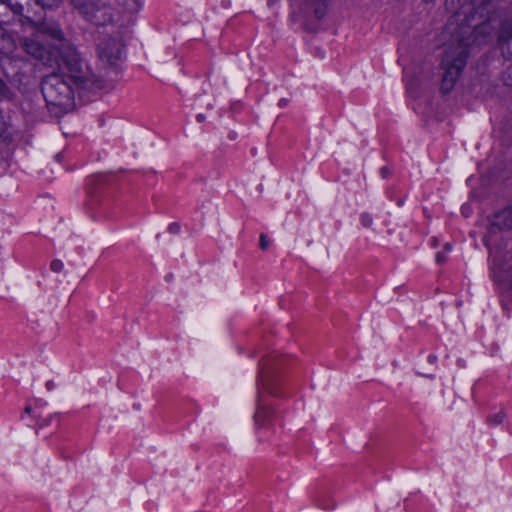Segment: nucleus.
<instances>
[{
	"instance_id": "f257e3e1",
	"label": "nucleus",
	"mask_w": 512,
	"mask_h": 512,
	"mask_svg": "<svg viewBox=\"0 0 512 512\" xmlns=\"http://www.w3.org/2000/svg\"><path fill=\"white\" fill-rule=\"evenodd\" d=\"M277 394L275 378L269 372L262 373L257 382L253 415L254 434L260 442L270 440L280 425V416L273 403V398Z\"/></svg>"
},
{
	"instance_id": "f03ea898",
	"label": "nucleus",
	"mask_w": 512,
	"mask_h": 512,
	"mask_svg": "<svg viewBox=\"0 0 512 512\" xmlns=\"http://www.w3.org/2000/svg\"><path fill=\"white\" fill-rule=\"evenodd\" d=\"M491 38L492 27L490 22L486 21L475 26L472 36L462 38L455 50L447 52L442 61V68L444 72L441 88L444 92H449L458 80L468 57L467 48L472 45L480 46L486 44Z\"/></svg>"
},
{
	"instance_id": "7ed1b4c3",
	"label": "nucleus",
	"mask_w": 512,
	"mask_h": 512,
	"mask_svg": "<svg viewBox=\"0 0 512 512\" xmlns=\"http://www.w3.org/2000/svg\"><path fill=\"white\" fill-rule=\"evenodd\" d=\"M21 417L28 425L40 428L47 427L53 423L58 425L60 421L59 414L46 411V402L40 399L28 402Z\"/></svg>"
},
{
	"instance_id": "20e7f679",
	"label": "nucleus",
	"mask_w": 512,
	"mask_h": 512,
	"mask_svg": "<svg viewBox=\"0 0 512 512\" xmlns=\"http://www.w3.org/2000/svg\"><path fill=\"white\" fill-rule=\"evenodd\" d=\"M59 68L63 76L78 83L81 80L82 64L76 51L69 49L67 54L61 57Z\"/></svg>"
},
{
	"instance_id": "39448f33",
	"label": "nucleus",
	"mask_w": 512,
	"mask_h": 512,
	"mask_svg": "<svg viewBox=\"0 0 512 512\" xmlns=\"http://www.w3.org/2000/svg\"><path fill=\"white\" fill-rule=\"evenodd\" d=\"M512 228V210L505 209L494 216L493 222L489 228V234L495 233L497 230H505Z\"/></svg>"
},
{
	"instance_id": "423d86ee",
	"label": "nucleus",
	"mask_w": 512,
	"mask_h": 512,
	"mask_svg": "<svg viewBox=\"0 0 512 512\" xmlns=\"http://www.w3.org/2000/svg\"><path fill=\"white\" fill-rule=\"evenodd\" d=\"M112 18L113 8L108 5L97 7L90 14V20L96 25H106L112 21Z\"/></svg>"
},
{
	"instance_id": "0eeeda50",
	"label": "nucleus",
	"mask_w": 512,
	"mask_h": 512,
	"mask_svg": "<svg viewBox=\"0 0 512 512\" xmlns=\"http://www.w3.org/2000/svg\"><path fill=\"white\" fill-rule=\"evenodd\" d=\"M60 84L63 88L68 89V84L66 81H60V77L57 75H52L47 77L43 82V93L44 96L49 99L48 101L54 102L56 99L54 98L52 94V89L54 85Z\"/></svg>"
},
{
	"instance_id": "6e6552de",
	"label": "nucleus",
	"mask_w": 512,
	"mask_h": 512,
	"mask_svg": "<svg viewBox=\"0 0 512 512\" xmlns=\"http://www.w3.org/2000/svg\"><path fill=\"white\" fill-rule=\"evenodd\" d=\"M510 38H512V20L502 25L498 41L499 43H504L507 42Z\"/></svg>"
},
{
	"instance_id": "1a4fd4ad",
	"label": "nucleus",
	"mask_w": 512,
	"mask_h": 512,
	"mask_svg": "<svg viewBox=\"0 0 512 512\" xmlns=\"http://www.w3.org/2000/svg\"><path fill=\"white\" fill-rule=\"evenodd\" d=\"M505 418H506V413L504 411H499L489 418V422L491 424L497 425V424H501L505 420Z\"/></svg>"
},
{
	"instance_id": "9d476101",
	"label": "nucleus",
	"mask_w": 512,
	"mask_h": 512,
	"mask_svg": "<svg viewBox=\"0 0 512 512\" xmlns=\"http://www.w3.org/2000/svg\"><path fill=\"white\" fill-rule=\"evenodd\" d=\"M361 223L364 227L369 228L373 224V218L369 213H363L360 217Z\"/></svg>"
},
{
	"instance_id": "9b49d317",
	"label": "nucleus",
	"mask_w": 512,
	"mask_h": 512,
	"mask_svg": "<svg viewBox=\"0 0 512 512\" xmlns=\"http://www.w3.org/2000/svg\"><path fill=\"white\" fill-rule=\"evenodd\" d=\"M64 268V264L60 260H54L51 262V269L55 272H60Z\"/></svg>"
},
{
	"instance_id": "f8f14e48",
	"label": "nucleus",
	"mask_w": 512,
	"mask_h": 512,
	"mask_svg": "<svg viewBox=\"0 0 512 512\" xmlns=\"http://www.w3.org/2000/svg\"><path fill=\"white\" fill-rule=\"evenodd\" d=\"M447 254L448 253H446L444 251H441V252L437 253V255H436L437 263H439V264L445 263Z\"/></svg>"
},
{
	"instance_id": "ddd939ff",
	"label": "nucleus",
	"mask_w": 512,
	"mask_h": 512,
	"mask_svg": "<svg viewBox=\"0 0 512 512\" xmlns=\"http://www.w3.org/2000/svg\"><path fill=\"white\" fill-rule=\"evenodd\" d=\"M261 247L263 249H266L268 246V241L266 240V237L264 235L261 236Z\"/></svg>"
},
{
	"instance_id": "4468645a",
	"label": "nucleus",
	"mask_w": 512,
	"mask_h": 512,
	"mask_svg": "<svg viewBox=\"0 0 512 512\" xmlns=\"http://www.w3.org/2000/svg\"><path fill=\"white\" fill-rule=\"evenodd\" d=\"M451 250H452L451 245L447 243V244L444 246V250H443V251H444V252H446V253H449Z\"/></svg>"
},
{
	"instance_id": "2eb2a0df",
	"label": "nucleus",
	"mask_w": 512,
	"mask_h": 512,
	"mask_svg": "<svg viewBox=\"0 0 512 512\" xmlns=\"http://www.w3.org/2000/svg\"><path fill=\"white\" fill-rule=\"evenodd\" d=\"M3 88H4V86H3L2 82H0V94L3 92Z\"/></svg>"
}]
</instances>
